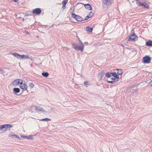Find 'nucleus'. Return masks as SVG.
<instances>
[{
  "instance_id": "obj_44",
  "label": "nucleus",
  "mask_w": 152,
  "mask_h": 152,
  "mask_svg": "<svg viewBox=\"0 0 152 152\" xmlns=\"http://www.w3.org/2000/svg\"><path fill=\"white\" fill-rule=\"evenodd\" d=\"M22 20H23V21H24V19L23 18L22 19Z\"/></svg>"
},
{
  "instance_id": "obj_48",
  "label": "nucleus",
  "mask_w": 152,
  "mask_h": 152,
  "mask_svg": "<svg viewBox=\"0 0 152 152\" xmlns=\"http://www.w3.org/2000/svg\"><path fill=\"white\" fill-rule=\"evenodd\" d=\"M28 32H27V34H28Z\"/></svg>"
},
{
  "instance_id": "obj_15",
  "label": "nucleus",
  "mask_w": 152,
  "mask_h": 152,
  "mask_svg": "<svg viewBox=\"0 0 152 152\" xmlns=\"http://www.w3.org/2000/svg\"><path fill=\"white\" fill-rule=\"evenodd\" d=\"M128 41H133V33H132L130 36L128 38Z\"/></svg>"
},
{
  "instance_id": "obj_36",
  "label": "nucleus",
  "mask_w": 152,
  "mask_h": 152,
  "mask_svg": "<svg viewBox=\"0 0 152 152\" xmlns=\"http://www.w3.org/2000/svg\"><path fill=\"white\" fill-rule=\"evenodd\" d=\"M32 15L30 14H26L25 15V16H32Z\"/></svg>"
},
{
  "instance_id": "obj_45",
  "label": "nucleus",
  "mask_w": 152,
  "mask_h": 152,
  "mask_svg": "<svg viewBox=\"0 0 152 152\" xmlns=\"http://www.w3.org/2000/svg\"><path fill=\"white\" fill-rule=\"evenodd\" d=\"M133 31V29H132V30H131V31L132 32V31Z\"/></svg>"
},
{
  "instance_id": "obj_31",
  "label": "nucleus",
  "mask_w": 152,
  "mask_h": 152,
  "mask_svg": "<svg viewBox=\"0 0 152 152\" xmlns=\"http://www.w3.org/2000/svg\"><path fill=\"white\" fill-rule=\"evenodd\" d=\"M136 1V3L137 4V6H139V4L140 3H141L140 0H135Z\"/></svg>"
},
{
  "instance_id": "obj_29",
  "label": "nucleus",
  "mask_w": 152,
  "mask_h": 152,
  "mask_svg": "<svg viewBox=\"0 0 152 152\" xmlns=\"http://www.w3.org/2000/svg\"><path fill=\"white\" fill-rule=\"evenodd\" d=\"M68 0H64L62 1V4L63 5H65L67 4V3Z\"/></svg>"
},
{
  "instance_id": "obj_34",
  "label": "nucleus",
  "mask_w": 152,
  "mask_h": 152,
  "mask_svg": "<svg viewBox=\"0 0 152 152\" xmlns=\"http://www.w3.org/2000/svg\"><path fill=\"white\" fill-rule=\"evenodd\" d=\"M119 78H115V77H112L111 78V79L112 80H115L116 79H118Z\"/></svg>"
},
{
  "instance_id": "obj_2",
  "label": "nucleus",
  "mask_w": 152,
  "mask_h": 152,
  "mask_svg": "<svg viewBox=\"0 0 152 152\" xmlns=\"http://www.w3.org/2000/svg\"><path fill=\"white\" fill-rule=\"evenodd\" d=\"M112 3V0H104L102 1L103 7L104 8L108 5H110Z\"/></svg>"
},
{
  "instance_id": "obj_23",
  "label": "nucleus",
  "mask_w": 152,
  "mask_h": 152,
  "mask_svg": "<svg viewBox=\"0 0 152 152\" xmlns=\"http://www.w3.org/2000/svg\"><path fill=\"white\" fill-rule=\"evenodd\" d=\"M111 73L109 72H107L105 74V76L107 78H110L111 77Z\"/></svg>"
},
{
  "instance_id": "obj_37",
  "label": "nucleus",
  "mask_w": 152,
  "mask_h": 152,
  "mask_svg": "<svg viewBox=\"0 0 152 152\" xmlns=\"http://www.w3.org/2000/svg\"><path fill=\"white\" fill-rule=\"evenodd\" d=\"M88 83V82L87 81H85L84 82V84L85 85H87Z\"/></svg>"
},
{
  "instance_id": "obj_35",
  "label": "nucleus",
  "mask_w": 152,
  "mask_h": 152,
  "mask_svg": "<svg viewBox=\"0 0 152 152\" xmlns=\"http://www.w3.org/2000/svg\"><path fill=\"white\" fill-rule=\"evenodd\" d=\"M21 137L23 138H26V136H25L24 135H21Z\"/></svg>"
},
{
  "instance_id": "obj_6",
  "label": "nucleus",
  "mask_w": 152,
  "mask_h": 152,
  "mask_svg": "<svg viewBox=\"0 0 152 152\" xmlns=\"http://www.w3.org/2000/svg\"><path fill=\"white\" fill-rule=\"evenodd\" d=\"M11 54L19 59H23V54L21 55L16 53H11Z\"/></svg>"
},
{
  "instance_id": "obj_46",
  "label": "nucleus",
  "mask_w": 152,
  "mask_h": 152,
  "mask_svg": "<svg viewBox=\"0 0 152 152\" xmlns=\"http://www.w3.org/2000/svg\"><path fill=\"white\" fill-rule=\"evenodd\" d=\"M135 91L136 92H137V91L136 89L135 90Z\"/></svg>"
},
{
  "instance_id": "obj_19",
  "label": "nucleus",
  "mask_w": 152,
  "mask_h": 152,
  "mask_svg": "<svg viewBox=\"0 0 152 152\" xmlns=\"http://www.w3.org/2000/svg\"><path fill=\"white\" fill-rule=\"evenodd\" d=\"M117 74L119 75H121L123 73V70L121 69H117Z\"/></svg>"
},
{
  "instance_id": "obj_40",
  "label": "nucleus",
  "mask_w": 152,
  "mask_h": 152,
  "mask_svg": "<svg viewBox=\"0 0 152 152\" xmlns=\"http://www.w3.org/2000/svg\"><path fill=\"white\" fill-rule=\"evenodd\" d=\"M16 138L18 139L19 140H20L21 138L20 137H19L18 135H17V137H16Z\"/></svg>"
},
{
  "instance_id": "obj_39",
  "label": "nucleus",
  "mask_w": 152,
  "mask_h": 152,
  "mask_svg": "<svg viewBox=\"0 0 152 152\" xmlns=\"http://www.w3.org/2000/svg\"><path fill=\"white\" fill-rule=\"evenodd\" d=\"M0 71L2 73H3L4 72V71L3 70L1 69Z\"/></svg>"
},
{
  "instance_id": "obj_26",
  "label": "nucleus",
  "mask_w": 152,
  "mask_h": 152,
  "mask_svg": "<svg viewBox=\"0 0 152 152\" xmlns=\"http://www.w3.org/2000/svg\"><path fill=\"white\" fill-rule=\"evenodd\" d=\"M9 137H10L12 138H16V137H17V135L15 134H13L12 135H11L10 134L9 135Z\"/></svg>"
},
{
  "instance_id": "obj_41",
  "label": "nucleus",
  "mask_w": 152,
  "mask_h": 152,
  "mask_svg": "<svg viewBox=\"0 0 152 152\" xmlns=\"http://www.w3.org/2000/svg\"><path fill=\"white\" fill-rule=\"evenodd\" d=\"M88 42H85L84 43V44L86 45H88Z\"/></svg>"
},
{
  "instance_id": "obj_22",
  "label": "nucleus",
  "mask_w": 152,
  "mask_h": 152,
  "mask_svg": "<svg viewBox=\"0 0 152 152\" xmlns=\"http://www.w3.org/2000/svg\"><path fill=\"white\" fill-rule=\"evenodd\" d=\"M134 41H136L138 40V37L134 33Z\"/></svg>"
},
{
  "instance_id": "obj_4",
  "label": "nucleus",
  "mask_w": 152,
  "mask_h": 152,
  "mask_svg": "<svg viewBox=\"0 0 152 152\" xmlns=\"http://www.w3.org/2000/svg\"><path fill=\"white\" fill-rule=\"evenodd\" d=\"M72 46L73 48L75 50H79L82 51L83 50V46H78L76 44L73 43L72 44Z\"/></svg>"
},
{
  "instance_id": "obj_30",
  "label": "nucleus",
  "mask_w": 152,
  "mask_h": 152,
  "mask_svg": "<svg viewBox=\"0 0 152 152\" xmlns=\"http://www.w3.org/2000/svg\"><path fill=\"white\" fill-rule=\"evenodd\" d=\"M18 81V84H20L21 86L23 84V80H22L19 79Z\"/></svg>"
},
{
  "instance_id": "obj_1",
  "label": "nucleus",
  "mask_w": 152,
  "mask_h": 152,
  "mask_svg": "<svg viewBox=\"0 0 152 152\" xmlns=\"http://www.w3.org/2000/svg\"><path fill=\"white\" fill-rule=\"evenodd\" d=\"M13 125L10 124H4L0 125V133H1L4 131L6 130H10L11 127H12Z\"/></svg>"
},
{
  "instance_id": "obj_11",
  "label": "nucleus",
  "mask_w": 152,
  "mask_h": 152,
  "mask_svg": "<svg viewBox=\"0 0 152 152\" xmlns=\"http://www.w3.org/2000/svg\"><path fill=\"white\" fill-rule=\"evenodd\" d=\"M84 6L88 10H92V7L91 5L89 4H84Z\"/></svg>"
},
{
  "instance_id": "obj_43",
  "label": "nucleus",
  "mask_w": 152,
  "mask_h": 152,
  "mask_svg": "<svg viewBox=\"0 0 152 152\" xmlns=\"http://www.w3.org/2000/svg\"><path fill=\"white\" fill-rule=\"evenodd\" d=\"M13 1L15 2H17L18 0H13Z\"/></svg>"
},
{
  "instance_id": "obj_12",
  "label": "nucleus",
  "mask_w": 152,
  "mask_h": 152,
  "mask_svg": "<svg viewBox=\"0 0 152 152\" xmlns=\"http://www.w3.org/2000/svg\"><path fill=\"white\" fill-rule=\"evenodd\" d=\"M34 107H35V108L36 110L38 111H41L42 112H44L45 111L44 110H43L42 108L39 107L38 106H37Z\"/></svg>"
},
{
  "instance_id": "obj_9",
  "label": "nucleus",
  "mask_w": 152,
  "mask_h": 152,
  "mask_svg": "<svg viewBox=\"0 0 152 152\" xmlns=\"http://www.w3.org/2000/svg\"><path fill=\"white\" fill-rule=\"evenodd\" d=\"M139 6L142 7H144V8H148L149 7V6L148 4L146 3H140L139 4Z\"/></svg>"
},
{
  "instance_id": "obj_38",
  "label": "nucleus",
  "mask_w": 152,
  "mask_h": 152,
  "mask_svg": "<svg viewBox=\"0 0 152 152\" xmlns=\"http://www.w3.org/2000/svg\"><path fill=\"white\" fill-rule=\"evenodd\" d=\"M149 84L152 87V80H151V82L149 83Z\"/></svg>"
},
{
  "instance_id": "obj_32",
  "label": "nucleus",
  "mask_w": 152,
  "mask_h": 152,
  "mask_svg": "<svg viewBox=\"0 0 152 152\" xmlns=\"http://www.w3.org/2000/svg\"><path fill=\"white\" fill-rule=\"evenodd\" d=\"M32 138V135H30L29 136H26V138L27 139H31Z\"/></svg>"
},
{
  "instance_id": "obj_7",
  "label": "nucleus",
  "mask_w": 152,
  "mask_h": 152,
  "mask_svg": "<svg viewBox=\"0 0 152 152\" xmlns=\"http://www.w3.org/2000/svg\"><path fill=\"white\" fill-rule=\"evenodd\" d=\"M143 62L145 63H149L150 62L151 58L148 56L144 57L143 58Z\"/></svg>"
},
{
  "instance_id": "obj_21",
  "label": "nucleus",
  "mask_w": 152,
  "mask_h": 152,
  "mask_svg": "<svg viewBox=\"0 0 152 152\" xmlns=\"http://www.w3.org/2000/svg\"><path fill=\"white\" fill-rule=\"evenodd\" d=\"M42 75L44 77H47L48 76L49 74L48 72H42Z\"/></svg>"
},
{
  "instance_id": "obj_25",
  "label": "nucleus",
  "mask_w": 152,
  "mask_h": 152,
  "mask_svg": "<svg viewBox=\"0 0 152 152\" xmlns=\"http://www.w3.org/2000/svg\"><path fill=\"white\" fill-rule=\"evenodd\" d=\"M28 58H29L30 59L32 60V59H31V58H29V57L28 56L23 54V59H26Z\"/></svg>"
},
{
  "instance_id": "obj_20",
  "label": "nucleus",
  "mask_w": 152,
  "mask_h": 152,
  "mask_svg": "<svg viewBox=\"0 0 152 152\" xmlns=\"http://www.w3.org/2000/svg\"><path fill=\"white\" fill-rule=\"evenodd\" d=\"M86 29L87 31L89 32H91L93 30L92 28H90L89 26H88L86 28Z\"/></svg>"
},
{
  "instance_id": "obj_49",
  "label": "nucleus",
  "mask_w": 152,
  "mask_h": 152,
  "mask_svg": "<svg viewBox=\"0 0 152 152\" xmlns=\"http://www.w3.org/2000/svg\"><path fill=\"white\" fill-rule=\"evenodd\" d=\"M134 92H135V91H133L134 93Z\"/></svg>"
},
{
  "instance_id": "obj_33",
  "label": "nucleus",
  "mask_w": 152,
  "mask_h": 152,
  "mask_svg": "<svg viewBox=\"0 0 152 152\" xmlns=\"http://www.w3.org/2000/svg\"><path fill=\"white\" fill-rule=\"evenodd\" d=\"M107 81L108 83H111V84H113L115 82V81Z\"/></svg>"
},
{
  "instance_id": "obj_10",
  "label": "nucleus",
  "mask_w": 152,
  "mask_h": 152,
  "mask_svg": "<svg viewBox=\"0 0 152 152\" xmlns=\"http://www.w3.org/2000/svg\"><path fill=\"white\" fill-rule=\"evenodd\" d=\"M20 88L24 91L27 90V86L25 83H24L20 86Z\"/></svg>"
},
{
  "instance_id": "obj_13",
  "label": "nucleus",
  "mask_w": 152,
  "mask_h": 152,
  "mask_svg": "<svg viewBox=\"0 0 152 152\" xmlns=\"http://www.w3.org/2000/svg\"><path fill=\"white\" fill-rule=\"evenodd\" d=\"M13 93L15 94H16L20 91V89L18 88H14L13 89Z\"/></svg>"
},
{
  "instance_id": "obj_18",
  "label": "nucleus",
  "mask_w": 152,
  "mask_h": 152,
  "mask_svg": "<svg viewBox=\"0 0 152 152\" xmlns=\"http://www.w3.org/2000/svg\"><path fill=\"white\" fill-rule=\"evenodd\" d=\"M146 45L147 46H152V41L148 40L146 42Z\"/></svg>"
},
{
  "instance_id": "obj_24",
  "label": "nucleus",
  "mask_w": 152,
  "mask_h": 152,
  "mask_svg": "<svg viewBox=\"0 0 152 152\" xmlns=\"http://www.w3.org/2000/svg\"><path fill=\"white\" fill-rule=\"evenodd\" d=\"M51 119L48 118H44L41 120V121H50Z\"/></svg>"
},
{
  "instance_id": "obj_14",
  "label": "nucleus",
  "mask_w": 152,
  "mask_h": 152,
  "mask_svg": "<svg viewBox=\"0 0 152 152\" xmlns=\"http://www.w3.org/2000/svg\"><path fill=\"white\" fill-rule=\"evenodd\" d=\"M104 72L103 71H102L101 72H99L98 74V77H100V80H101L102 79V77L104 75Z\"/></svg>"
},
{
  "instance_id": "obj_27",
  "label": "nucleus",
  "mask_w": 152,
  "mask_h": 152,
  "mask_svg": "<svg viewBox=\"0 0 152 152\" xmlns=\"http://www.w3.org/2000/svg\"><path fill=\"white\" fill-rule=\"evenodd\" d=\"M78 40L79 41V43H80V45H81L80 46H83V48L84 49V46L83 45V43L80 40V38L78 37Z\"/></svg>"
},
{
  "instance_id": "obj_3",
  "label": "nucleus",
  "mask_w": 152,
  "mask_h": 152,
  "mask_svg": "<svg viewBox=\"0 0 152 152\" xmlns=\"http://www.w3.org/2000/svg\"><path fill=\"white\" fill-rule=\"evenodd\" d=\"M72 17L78 21H82L84 20L80 16L76 15L74 13L72 14Z\"/></svg>"
},
{
  "instance_id": "obj_8",
  "label": "nucleus",
  "mask_w": 152,
  "mask_h": 152,
  "mask_svg": "<svg viewBox=\"0 0 152 152\" xmlns=\"http://www.w3.org/2000/svg\"><path fill=\"white\" fill-rule=\"evenodd\" d=\"M94 13L93 12H90L87 14V15L85 17L84 20H88V19L92 17Z\"/></svg>"
},
{
  "instance_id": "obj_42",
  "label": "nucleus",
  "mask_w": 152,
  "mask_h": 152,
  "mask_svg": "<svg viewBox=\"0 0 152 152\" xmlns=\"http://www.w3.org/2000/svg\"><path fill=\"white\" fill-rule=\"evenodd\" d=\"M65 7H66V5H63L62 8H63V9H64L65 8Z\"/></svg>"
},
{
  "instance_id": "obj_28",
  "label": "nucleus",
  "mask_w": 152,
  "mask_h": 152,
  "mask_svg": "<svg viewBox=\"0 0 152 152\" xmlns=\"http://www.w3.org/2000/svg\"><path fill=\"white\" fill-rule=\"evenodd\" d=\"M31 88H33L34 87V85L32 83H30L28 85Z\"/></svg>"
},
{
  "instance_id": "obj_47",
  "label": "nucleus",
  "mask_w": 152,
  "mask_h": 152,
  "mask_svg": "<svg viewBox=\"0 0 152 152\" xmlns=\"http://www.w3.org/2000/svg\"><path fill=\"white\" fill-rule=\"evenodd\" d=\"M28 32H27V34H28Z\"/></svg>"
},
{
  "instance_id": "obj_17",
  "label": "nucleus",
  "mask_w": 152,
  "mask_h": 152,
  "mask_svg": "<svg viewBox=\"0 0 152 152\" xmlns=\"http://www.w3.org/2000/svg\"><path fill=\"white\" fill-rule=\"evenodd\" d=\"M19 79L15 80L12 82V84L13 86H15L18 84V81Z\"/></svg>"
},
{
  "instance_id": "obj_5",
  "label": "nucleus",
  "mask_w": 152,
  "mask_h": 152,
  "mask_svg": "<svg viewBox=\"0 0 152 152\" xmlns=\"http://www.w3.org/2000/svg\"><path fill=\"white\" fill-rule=\"evenodd\" d=\"M32 12V13L33 14L38 15L41 13L42 10L40 8H36L33 9Z\"/></svg>"
},
{
  "instance_id": "obj_16",
  "label": "nucleus",
  "mask_w": 152,
  "mask_h": 152,
  "mask_svg": "<svg viewBox=\"0 0 152 152\" xmlns=\"http://www.w3.org/2000/svg\"><path fill=\"white\" fill-rule=\"evenodd\" d=\"M110 73L111 76L115 77V78H119V75L116 72H111Z\"/></svg>"
}]
</instances>
